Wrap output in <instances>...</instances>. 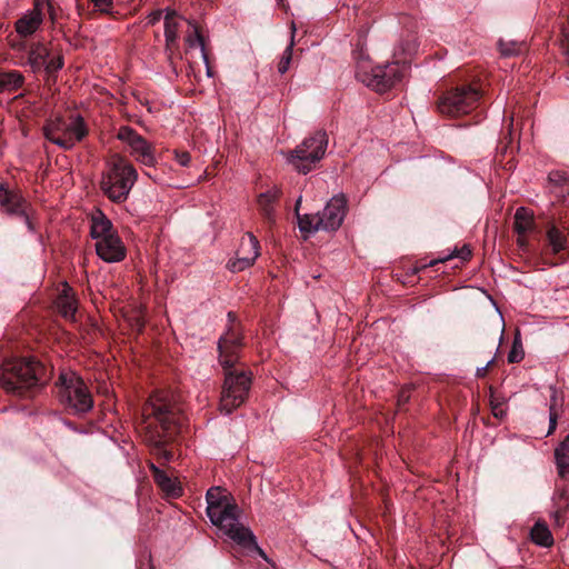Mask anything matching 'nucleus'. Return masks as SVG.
Segmentation results:
<instances>
[{"mask_svg":"<svg viewBox=\"0 0 569 569\" xmlns=\"http://www.w3.org/2000/svg\"><path fill=\"white\" fill-rule=\"evenodd\" d=\"M57 385L60 402L71 413L82 416L93 408V399L86 382L74 372H62Z\"/></svg>","mask_w":569,"mask_h":569,"instance_id":"6","label":"nucleus"},{"mask_svg":"<svg viewBox=\"0 0 569 569\" xmlns=\"http://www.w3.org/2000/svg\"><path fill=\"white\" fill-rule=\"evenodd\" d=\"M0 204L10 214H17L23 218L29 230H33V224L27 213L28 203L18 193L11 192L3 186L0 187Z\"/></svg>","mask_w":569,"mask_h":569,"instance_id":"14","label":"nucleus"},{"mask_svg":"<svg viewBox=\"0 0 569 569\" xmlns=\"http://www.w3.org/2000/svg\"><path fill=\"white\" fill-rule=\"evenodd\" d=\"M209 519L231 540L246 548H253L261 557L267 558L263 550L257 545L256 537L249 528L239 521L240 509L236 503L226 506Z\"/></svg>","mask_w":569,"mask_h":569,"instance_id":"8","label":"nucleus"},{"mask_svg":"<svg viewBox=\"0 0 569 569\" xmlns=\"http://www.w3.org/2000/svg\"><path fill=\"white\" fill-rule=\"evenodd\" d=\"M150 470L152 471L153 479H154L156 477H158V475H159L157 471H162L160 468H158V467H157L154 463H152V462L150 463Z\"/></svg>","mask_w":569,"mask_h":569,"instance_id":"48","label":"nucleus"},{"mask_svg":"<svg viewBox=\"0 0 569 569\" xmlns=\"http://www.w3.org/2000/svg\"><path fill=\"white\" fill-rule=\"evenodd\" d=\"M90 233L94 240L99 241L104 237L116 234V231L112 222L101 211H98L92 216Z\"/></svg>","mask_w":569,"mask_h":569,"instance_id":"21","label":"nucleus"},{"mask_svg":"<svg viewBox=\"0 0 569 569\" xmlns=\"http://www.w3.org/2000/svg\"><path fill=\"white\" fill-rule=\"evenodd\" d=\"M560 498L565 500V506H559L558 510L555 512V520L557 522V525H560L563 520V516L566 513V508H567V502H566V497H565V493H561L560 495Z\"/></svg>","mask_w":569,"mask_h":569,"instance_id":"41","label":"nucleus"},{"mask_svg":"<svg viewBox=\"0 0 569 569\" xmlns=\"http://www.w3.org/2000/svg\"><path fill=\"white\" fill-rule=\"evenodd\" d=\"M46 124L48 126L49 132H57L59 134L73 133L76 136V140H82L88 133V129L81 116H77L73 121L69 123L61 117H57L56 119L48 121Z\"/></svg>","mask_w":569,"mask_h":569,"instance_id":"15","label":"nucleus"},{"mask_svg":"<svg viewBox=\"0 0 569 569\" xmlns=\"http://www.w3.org/2000/svg\"><path fill=\"white\" fill-rule=\"evenodd\" d=\"M24 83L23 74L18 70L0 71V92H13Z\"/></svg>","mask_w":569,"mask_h":569,"instance_id":"25","label":"nucleus"},{"mask_svg":"<svg viewBox=\"0 0 569 569\" xmlns=\"http://www.w3.org/2000/svg\"><path fill=\"white\" fill-rule=\"evenodd\" d=\"M549 182L559 186L566 187L569 186V176L563 171H551L548 176Z\"/></svg>","mask_w":569,"mask_h":569,"instance_id":"34","label":"nucleus"},{"mask_svg":"<svg viewBox=\"0 0 569 569\" xmlns=\"http://www.w3.org/2000/svg\"><path fill=\"white\" fill-rule=\"evenodd\" d=\"M138 178L137 170L123 158L117 156L108 171L102 174L100 188L112 202H124Z\"/></svg>","mask_w":569,"mask_h":569,"instance_id":"4","label":"nucleus"},{"mask_svg":"<svg viewBox=\"0 0 569 569\" xmlns=\"http://www.w3.org/2000/svg\"><path fill=\"white\" fill-rule=\"evenodd\" d=\"M556 406H557V391L555 388H551V403L549 407V430L548 435L552 433L557 427V419L558 415L556 412Z\"/></svg>","mask_w":569,"mask_h":569,"instance_id":"33","label":"nucleus"},{"mask_svg":"<svg viewBox=\"0 0 569 569\" xmlns=\"http://www.w3.org/2000/svg\"><path fill=\"white\" fill-rule=\"evenodd\" d=\"M206 67H207V76H208L209 78H210V77H212V76H213V73H212L211 68L209 67V63H208V64H206Z\"/></svg>","mask_w":569,"mask_h":569,"instance_id":"51","label":"nucleus"},{"mask_svg":"<svg viewBox=\"0 0 569 569\" xmlns=\"http://www.w3.org/2000/svg\"><path fill=\"white\" fill-rule=\"evenodd\" d=\"M562 34H563L565 39L568 41V43H569V29L568 28H563L562 29Z\"/></svg>","mask_w":569,"mask_h":569,"instance_id":"49","label":"nucleus"},{"mask_svg":"<svg viewBox=\"0 0 569 569\" xmlns=\"http://www.w3.org/2000/svg\"><path fill=\"white\" fill-rule=\"evenodd\" d=\"M50 56L49 49L40 41L32 42L28 49V61L33 73L42 71L46 59Z\"/></svg>","mask_w":569,"mask_h":569,"instance_id":"18","label":"nucleus"},{"mask_svg":"<svg viewBox=\"0 0 569 569\" xmlns=\"http://www.w3.org/2000/svg\"><path fill=\"white\" fill-rule=\"evenodd\" d=\"M238 258L229 261L228 268L232 272L242 271L252 266L259 256V241L251 232H247L242 238L238 249Z\"/></svg>","mask_w":569,"mask_h":569,"instance_id":"12","label":"nucleus"},{"mask_svg":"<svg viewBox=\"0 0 569 569\" xmlns=\"http://www.w3.org/2000/svg\"><path fill=\"white\" fill-rule=\"evenodd\" d=\"M415 49H416L415 46H412V47H408V48H402V51L405 53H409L410 54V53H412L415 51Z\"/></svg>","mask_w":569,"mask_h":569,"instance_id":"50","label":"nucleus"},{"mask_svg":"<svg viewBox=\"0 0 569 569\" xmlns=\"http://www.w3.org/2000/svg\"><path fill=\"white\" fill-rule=\"evenodd\" d=\"M43 134L46 139L51 141L52 143H54V140H57V138L60 136L57 132H49L47 124L43 127Z\"/></svg>","mask_w":569,"mask_h":569,"instance_id":"45","label":"nucleus"},{"mask_svg":"<svg viewBox=\"0 0 569 569\" xmlns=\"http://www.w3.org/2000/svg\"><path fill=\"white\" fill-rule=\"evenodd\" d=\"M96 252L99 258L106 262H120L126 257V247L119 236L116 233L97 241Z\"/></svg>","mask_w":569,"mask_h":569,"instance_id":"13","label":"nucleus"},{"mask_svg":"<svg viewBox=\"0 0 569 569\" xmlns=\"http://www.w3.org/2000/svg\"><path fill=\"white\" fill-rule=\"evenodd\" d=\"M176 12L167 11L164 17V38H166V53L168 59L172 60L173 46L178 39V22L174 20Z\"/></svg>","mask_w":569,"mask_h":569,"instance_id":"22","label":"nucleus"},{"mask_svg":"<svg viewBox=\"0 0 569 569\" xmlns=\"http://www.w3.org/2000/svg\"><path fill=\"white\" fill-rule=\"evenodd\" d=\"M42 21L43 16L41 10L34 8L17 20L16 31L20 37H29L39 29V27L42 24Z\"/></svg>","mask_w":569,"mask_h":569,"instance_id":"16","label":"nucleus"},{"mask_svg":"<svg viewBox=\"0 0 569 569\" xmlns=\"http://www.w3.org/2000/svg\"><path fill=\"white\" fill-rule=\"evenodd\" d=\"M492 412H493V416L497 417V418H502L503 415H505L503 409L498 407V406H493L492 407Z\"/></svg>","mask_w":569,"mask_h":569,"instance_id":"46","label":"nucleus"},{"mask_svg":"<svg viewBox=\"0 0 569 569\" xmlns=\"http://www.w3.org/2000/svg\"><path fill=\"white\" fill-rule=\"evenodd\" d=\"M565 227L560 228L553 222L547 226L546 239L552 254H557L567 249L568 238L565 234Z\"/></svg>","mask_w":569,"mask_h":569,"instance_id":"17","label":"nucleus"},{"mask_svg":"<svg viewBox=\"0 0 569 569\" xmlns=\"http://www.w3.org/2000/svg\"><path fill=\"white\" fill-rule=\"evenodd\" d=\"M495 359L489 360L483 367H480L476 371V376L478 378H482L486 376L488 368L493 363Z\"/></svg>","mask_w":569,"mask_h":569,"instance_id":"43","label":"nucleus"},{"mask_svg":"<svg viewBox=\"0 0 569 569\" xmlns=\"http://www.w3.org/2000/svg\"><path fill=\"white\" fill-rule=\"evenodd\" d=\"M161 16H162V11L161 10L152 11L151 13H149L147 16V24L148 26L156 24L161 19Z\"/></svg>","mask_w":569,"mask_h":569,"instance_id":"42","label":"nucleus"},{"mask_svg":"<svg viewBox=\"0 0 569 569\" xmlns=\"http://www.w3.org/2000/svg\"><path fill=\"white\" fill-rule=\"evenodd\" d=\"M63 68V58L61 56L46 59V64L42 70L48 76V81L56 80V73Z\"/></svg>","mask_w":569,"mask_h":569,"instance_id":"31","label":"nucleus"},{"mask_svg":"<svg viewBox=\"0 0 569 569\" xmlns=\"http://www.w3.org/2000/svg\"><path fill=\"white\" fill-rule=\"evenodd\" d=\"M44 368L31 359L10 360L0 367V386L16 396H24L44 385Z\"/></svg>","mask_w":569,"mask_h":569,"instance_id":"3","label":"nucleus"},{"mask_svg":"<svg viewBox=\"0 0 569 569\" xmlns=\"http://www.w3.org/2000/svg\"><path fill=\"white\" fill-rule=\"evenodd\" d=\"M292 36H295L296 26L292 23ZM295 42L293 37H291L290 43L287 46V48L283 51V54L278 63V72L280 74H283L288 71L291 59H292V49H293Z\"/></svg>","mask_w":569,"mask_h":569,"instance_id":"30","label":"nucleus"},{"mask_svg":"<svg viewBox=\"0 0 569 569\" xmlns=\"http://www.w3.org/2000/svg\"><path fill=\"white\" fill-rule=\"evenodd\" d=\"M174 158L182 167H188L191 161V157L188 151H174Z\"/></svg>","mask_w":569,"mask_h":569,"instance_id":"39","label":"nucleus"},{"mask_svg":"<svg viewBox=\"0 0 569 569\" xmlns=\"http://www.w3.org/2000/svg\"><path fill=\"white\" fill-rule=\"evenodd\" d=\"M228 328L218 340L219 362L224 370L219 410L230 415L244 403L251 388V372L234 369L243 348L242 328L236 315L228 312Z\"/></svg>","mask_w":569,"mask_h":569,"instance_id":"1","label":"nucleus"},{"mask_svg":"<svg viewBox=\"0 0 569 569\" xmlns=\"http://www.w3.org/2000/svg\"><path fill=\"white\" fill-rule=\"evenodd\" d=\"M480 99V92L471 86H463L445 92L438 100L440 113L457 117L473 110Z\"/></svg>","mask_w":569,"mask_h":569,"instance_id":"9","label":"nucleus"},{"mask_svg":"<svg viewBox=\"0 0 569 569\" xmlns=\"http://www.w3.org/2000/svg\"><path fill=\"white\" fill-rule=\"evenodd\" d=\"M11 48L17 51H24L28 50L29 47L24 41H11Z\"/></svg>","mask_w":569,"mask_h":569,"instance_id":"44","label":"nucleus"},{"mask_svg":"<svg viewBox=\"0 0 569 569\" xmlns=\"http://www.w3.org/2000/svg\"><path fill=\"white\" fill-rule=\"evenodd\" d=\"M207 500V516L210 518L217 511L223 510L226 506H231L232 502L228 496L224 495L219 487H211L206 495Z\"/></svg>","mask_w":569,"mask_h":569,"instance_id":"20","label":"nucleus"},{"mask_svg":"<svg viewBox=\"0 0 569 569\" xmlns=\"http://www.w3.org/2000/svg\"><path fill=\"white\" fill-rule=\"evenodd\" d=\"M535 228L533 212L526 207H519L513 217V229L518 236H526Z\"/></svg>","mask_w":569,"mask_h":569,"instance_id":"23","label":"nucleus"},{"mask_svg":"<svg viewBox=\"0 0 569 569\" xmlns=\"http://www.w3.org/2000/svg\"><path fill=\"white\" fill-rule=\"evenodd\" d=\"M117 138L130 147L131 154L139 163L146 167H153L157 163L151 143L131 127H121L117 133Z\"/></svg>","mask_w":569,"mask_h":569,"instance_id":"10","label":"nucleus"},{"mask_svg":"<svg viewBox=\"0 0 569 569\" xmlns=\"http://www.w3.org/2000/svg\"><path fill=\"white\" fill-rule=\"evenodd\" d=\"M279 190L273 188L258 196L257 203L263 218L268 222L274 221V204L279 199Z\"/></svg>","mask_w":569,"mask_h":569,"instance_id":"19","label":"nucleus"},{"mask_svg":"<svg viewBox=\"0 0 569 569\" xmlns=\"http://www.w3.org/2000/svg\"><path fill=\"white\" fill-rule=\"evenodd\" d=\"M101 12L109 13L113 0H91Z\"/></svg>","mask_w":569,"mask_h":569,"instance_id":"40","label":"nucleus"},{"mask_svg":"<svg viewBox=\"0 0 569 569\" xmlns=\"http://www.w3.org/2000/svg\"><path fill=\"white\" fill-rule=\"evenodd\" d=\"M531 540L541 547H550L553 543L552 535L549 528L541 522H537L530 531Z\"/></svg>","mask_w":569,"mask_h":569,"instance_id":"28","label":"nucleus"},{"mask_svg":"<svg viewBox=\"0 0 569 569\" xmlns=\"http://www.w3.org/2000/svg\"><path fill=\"white\" fill-rule=\"evenodd\" d=\"M327 147V132L317 130L288 153L287 161L299 173L307 174L325 157Z\"/></svg>","mask_w":569,"mask_h":569,"instance_id":"7","label":"nucleus"},{"mask_svg":"<svg viewBox=\"0 0 569 569\" xmlns=\"http://www.w3.org/2000/svg\"><path fill=\"white\" fill-rule=\"evenodd\" d=\"M301 203V198H299L296 202V216L298 219V226L301 232L303 233H315L316 231L322 230V227H320V223H318L319 220V213L317 214H300L299 213V206Z\"/></svg>","mask_w":569,"mask_h":569,"instance_id":"26","label":"nucleus"},{"mask_svg":"<svg viewBox=\"0 0 569 569\" xmlns=\"http://www.w3.org/2000/svg\"><path fill=\"white\" fill-rule=\"evenodd\" d=\"M353 56L357 60L356 77L377 92L383 93L390 90L405 77L406 67L399 62L376 66L369 70L362 51L355 52Z\"/></svg>","mask_w":569,"mask_h":569,"instance_id":"5","label":"nucleus"},{"mask_svg":"<svg viewBox=\"0 0 569 569\" xmlns=\"http://www.w3.org/2000/svg\"><path fill=\"white\" fill-rule=\"evenodd\" d=\"M555 460L558 475L563 479H569V436L555 449Z\"/></svg>","mask_w":569,"mask_h":569,"instance_id":"24","label":"nucleus"},{"mask_svg":"<svg viewBox=\"0 0 569 569\" xmlns=\"http://www.w3.org/2000/svg\"><path fill=\"white\" fill-rule=\"evenodd\" d=\"M347 213V198L345 194L333 196L322 212L319 213L318 223L323 231H336L342 224Z\"/></svg>","mask_w":569,"mask_h":569,"instance_id":"11","label":"nucleus"},{"mask_svg":"<svg viewBox=\"0 0 569 569\" xmlns=\"http://www.w3.org/2000/svg\"><path fill=\"white\" fill-rule=\"evenodd\" d=\"M192 28H193V32L187 37L186 41H187L188 46L191 48H193L196 46L200 47L201 52H202L203 62H204V64H208V54L206 52L203 37L201 36V33L199 32L198 28L194 24H192Z\"/></svg>","mask_w":569,"mask_h":569,"instance_id":"32","label":"nucleus"},{"mask_svg":"<svg viewBox=\"0 0 569 569\" xmlns=\"http://www.w3.org/2000/svg\"><path fill=\"white\" fill-rule=\"evenodd\" d=\"M159 475L154 478V482L157 486L168 496V497H179L182 493L181 487L171 479L164 471H157Z\"/></svg>","mask_w":569,"mask_h":569,"instance_id":"27","label":"nucleus"},{"mask_svg":"<svg viewBox=\"0 0 569 569\" xmlns=\"http://www.w3.org/2000/svg\"><path fill=\"white\" fill-rule=\"evenodd\" d=\"M58 308H59L60 313L66 319H74L77 306H76V301L72 298H70L68 296L59 297Z\"/></svg>","mask_w":569,"mask_h":569,"instance_id":"29","label":"nucleus"},{"mask_svg":"<svg viewBox=\"0 0 569 569\" xmlns=\"http://www.w3.org/2000/svg\"><path fill=\"white\" fill-rule=\"evenodd\" d=\"M182 422L180 407L164 391L153 393L142 408L141 427L146 431V440L168 461L172 452L166 449V445L180 432Z\"/></svg>","mask_w":569,"mask_h":569,"instance_id":"2","label":"nucleus"},{"mask_svg":"<svg viewBox=\"0 0 569 569\" xmlns=\"http://www.w3.org/2000/svg\"><path fill=\"white\" fill-rule=\"evenodd\" d=\"M517 243H518V246L521 249H525L527 247V244H528L527 239L525 238V236H519V238L517 239Z\"/></svg>","mask_w":569,"mask_h":569,"instance_id":"47","label":"nucleus"},{"mask_svg":"<svg viewBox=\"0 0 569 569\" xmlns=\"http://www.w3.org/2000/svg\"><path fill=\"white\" fill-rule=\"evenodd\" d=\"M499 49L503 57H511L520 52V44L517 42L499 41Z\"/></svg>","mask_w":569,"mask_h":569,"instance_id":"35","label":"nucleus"},{"mask_svg":"<svg viewBox=\"0 0 569 569\" xmlns=\"http://www.w3.org/2000/svg\"><path fill=\"white\" fill-rule=\"evenodd\" d=\"M453 257H458L461 260H467V259H469L471 257V250L469 249L468 246H463L460 250L455 251L452 254L441 259V261H446V260L451 259Z\"/></svg>","mask_w":569,"mask_h":569,"instance_id":"38","label":"nucleus"},{"mask_svg":"<svg viewBox=\"0 0 569 569\" xmlns=\"http://www.w3.org/2000/svg\"><path fill=\"white\" fill-rule=\"evenodd\" d=\"M523 350L521 348V343L518 342L517 339L513 341L512 349L508 353V361L510 363H517L520 362L523 359Z\"/></svg>","mask_w":569,"mask_h":569,"instance_id":"37","label":"nucleus"},{"mask_svg":"<svg viewBox=\"0 0 569 569\" xmlns=\"http://www.w3.org/2000/svg\"><path fill=\"white\" fill-rule=\"evenodd\" d=\"M77 141L78 140H76V136L73 133L60 134L57 138V140H54V144H57L58 147H60L64 150H70L74 147Z\"/></svg>","mask_w":569,"mask_h":569,"instance_id":"36","label":"nucleus"}]
</instances>
